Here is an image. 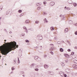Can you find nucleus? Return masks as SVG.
I'll use <instances>...</instances> for the list:
<instances>
[{
    "label": "nucleus",
    "mask_w": 77,
    "mask_h": 77,
    "mask_svg": "<svg viewBox=\"0 0 77 77\" xmlns=\"http://www.w3.org/2000/svg\"><path fill=\"white\" fill-rule=\"evenodd\" d=\"M7 43L8 44V45H11V46L8 47H0V51L3 55H6L11 51V50H14L18 47V45H17V43L15 41Z\"/></svg>",
    "instance_id": "nucleus-1"
},
{
    "label": "nucleus",
    "mask_w": 77,
    "mask_h": 77,
    "mask_svg": "<svg viewBox=\"0 0 77 77\" xmlns=\"http://www.w3.org/2000/svg\"><path fill=\"white\" fill-rule=\"evenodd\" d=\"M64 74V73H63L62 72H59V75H60V76H61V77H63Z\"/></svg>",
    "instance_id": "nucleus-2"
},
{
    "label": "nucleus",
    "mask_w": 77,
    "mask_h": 77,
    "mask_svg": "<svg viewBox=\"0 0 77 77\" xmlns=\"http://www.w3.org/2000/svg\"><path fill=\"white\" fill-rule=\"evenodd\" d=\"M38 38V39L39 40H42V37L41 35H38L37 36Z\"/></svg>",
    "instance_id": "nucleus-3"
},
{
    "label": "nucleus",
    "mask_w": 77,
    "mask_h": 77,
    "mask_svg": "<svg viewBox=\"0 0 77 77\" xmlns=\"http://www.w3.org/2000/svg\"><path fill=\"white\" fill-rule=\"evenodd\" d=\"M34 59L35 60H37V61H39L40 60V59L37 56H35L34 57Z\"/></svg>",
    "instance_id": "nucleus-4"
},
{
    "label": "nucleus",
    "mask_w": 77,
    "mask_h": 77,
    "mask_svg": "<svg viewBox=\"0 0 77 77\" xmlns=\"http://www.w3.org/2000/svg\"><path fill=\"white\" fill-rule=\"evenodd\" d=\"M64 55L66 57H67V58H69V56L68 54H65Z\"/></svg>",
    "instance_id": "nucleus-5"
},
{
    "label": "nucleus",
    "mask_w": 77,
    "mask_h": 77,
    "mask_svg": "<svg viewBox=\"0 0 77 77\" xmlns=\"http://www.w3.org/2000/svg\"><path fill=\"white\" fill-rule=\"evenodd\" d=\"M48 72L49 74H50V75H53L54 74V72H51L50 71H48Z\"/></svg>",
    "instance_id": "nucleus-6"
},
{
    "label": "nucleus",
    "mask_w": 77,
    "mask_h": 77,
    "mask_svg": "<svg viewBox=\"0 0 77 77\" xmlns=\"http://www.w3.org/2000/svg\"><path fill=\"white\" fill-rule=\"evenodd\" d=\"M65 71L67 72L68 73H70V72H71V71L69 69H67L65 70Z\"/></svg>",
    "instance_id": "nucleus-7"
},
{
    "label": "nucleus",
    "mask_w": 77,
    "mask_h": 77,
    "mask_svg": "<svg viewBox=\"0 0 77 77\" xmlns=\"http://www.w3.org/2000/svg\"><path fill=\"white\" fill-rule=\"evenodd\" d=\"M73 68L75 69H77V65L76 64H74L72 66Z\"/></svg>",
    "instance_id": "nucleus-8"
},
{
    "label": "nucleus",
    "mask_w": 77,
    "mask_h": 77,
    "mask_svg": "<svg viewBox=\"0 0 77 77\" xmlns=\"http://www.w3.org/2000/svg\"><path fill=\"white\" fill-rule=\"evenodd\" d=\"M55 50V47H52L50 48V50L51 51H53V50Z\"/></svg>",
    "instance_id": "nucleus-9"
},
{
    "label": "nucleus",
    "mask_w": 77,
    "mask_h": 77,
    "mask_svg": "<svg viewBox=\"0 0 77 77\" xmlns=\"http://www.w3.org/2000/svg\"><path fill=\"white\" fill-rule=\"evenodd\" d=\"M44 66V68H45V69H47V68H48L49 67L48 65L47 64L45 65Z\"/></svg>",
    "instance_id": "nucleus-10"
},
{
    "label": "nucleus",
    "mask_w": 77,
    "mask_h": 77,
    "mask_svg": "<svg viewBox=\"0 0 77 77\" xmlns=\"http://www.w3.org/2000/svg\"><path fill=\"white\" fill-rule=\"evenodd\" d=\"M36 65V64L35 63H32L31 65H30L31 68H32V67H33V68H34V67H33L34 66H35Z\"/></svg>",
    "instance_id": "nucleus-11"
},
{
    "label": "nucleus",
    "mask_w": 77,
    "mask_h": 77,
    "mask_svg": "<svg viewBox=\"0 0 77 77\" xmlns=\"http://www.w3.org/2000/svg\"><path fill=\"white\" fill-rule=\"evenodd\" d=\"M50 5L51 6H54V2H51L50 3Z\"/></svg>",
    "instance_id": "nucleus-12"
},
{
    "label": "nucleus",
    "mask_w": 77,
    "mask_h": 77,
    "mask_svg": "<svg viewBox=\"0 0 77 77\" xmlns=\"http://www.w3.org/2000/svg\"><path fill=\"white\" fill-rule=\"evenodd\" d=\"M68 32V28H66L64 30V32L66 33Z\"/></svg>",
    "instance_id": "nucleus-13"
},
{
    "label": "nucleus",
    "mask_w": 77,
    "mask_h": 77,
    "mask_svg": "<svg viewBox=\"0 0 77 77\" xmlns=\"http://www.w3.org/2000/svg\"><path fill=\"white\" fill-rule=\"evenodd\" d=\"M69 24H72L73 23V22H72V21L71 20H70L68 22Z\"/></svg>",
    "instance_id": "nucleus-14"
},
{
    "label": "nucleus",
    "mask_w": 77,
    "mask_h": 77,
    "mask_svg": "<svg viewBox=\"0 0 77 77\" xmlns=\"http://www.w3.org/2000/svg\"><path fill=\"white\" fill-rule=\"evenodd\" d=\"M68 3H69V4H71V3H72V1H71V0H68Z\"/></svg>",
    "instance_id": "nucleus-15"
},
{
    "label": "nucleus",
    "mask_w": 77,
    "mask_h": 77,
    "mask_svg": "<svg viewBox=\"0 0 77 77\" xmlns=\"http://www.w3.org/2000/svg\"><path fill=\"white\" fill-rule=\"evenodd\" d=\"M25 23L26 24H27L28 23H29V20H26L25 21Z\"/></svg>",
    "instance_id": "nucleus-16"
},
{
    "label": "nucleus",
    "mask_w": 77,
    "mask_h": 77,
    "mask_svg": "<svg viewBox=\"0 0 77 77\" xmlns=\"http://www.w3.org/2000/svg\"><path fill=\"white\" fill-rule=\"evenodd\" d=\"M60 50L61 52H63V49L62 48H60Z\"/></svg>",
    "instance_id": "nucleus-17"
},
{
    "label": "nucleus",
    "mask_w": 77,
    "mask_h": 77,
    "mask_svg": "<svg viewBox=\"0 0 77 77\" xmlns=\"http://www.w3.org/2000/svg\"><path fill=\"white\" fill-rule=\"evenodd\" d=\"M73 6H74V7H75V6H77V4L76 3H74L73 4Z\"/></svg>",
    "instance_id": "nucleus-18"
},
{
    "label": "nucleus",
    "mask_w": 77,
    "mask_h": 77,
    "mask_svg": "<svg viewBox=\"0 0 77 77\" xmlns=\"http://www.w3.org/2000/svg\"><path fill=\"white\" fill-rule=\"evenodd\" d=\"M44 21L45 23H48V21L47 20V19H46V18H45V19L44 20Z\"/></svg>",
    "instance_id": "nucleus-19"
},
{
    "label": "nucleus",
    "mask_w": 77,
    "mask_h": 77,
    "mask_svg": "<svg viewBox=\"0 0 77 77\" xmlns=\"http://www.w3.org/2000/svg\"><path fill=\"white\" fill-rule=\"evenodd\" d=\"M61 64L63 66H65V64L63 63V62H61Z\"/></svg>",
    "instance_id": "nucleus-20"
},
{
    "label": "nucleus",
    "mask_w": 77,
    "mask_h": 77,
    "mask_svg": "<svg viewBox=\"0 0 77 77\" xmlns=\"http://www.w3.org/2000/svg\"><path fill=\"white\" fill-rule=\"evenodd\" d=\"M73 62H74V63H77V60H73Z\"/></svg>",
    "instance_id": "nucleus-21"
},
{
    "label": "nucleus",
    "mask_w": 77,
    "mask_h": 77,
    "mask_svg": "<svg viewBox=\"0 0 77 77\" xmlns=\"http://www.w3.org/2000/svg\"><path fill=\"white\" fill-rule=\"evenodd\" d=\"M41 5V3H38L37 4V5L38 6H39Z\"/></svg>",
    "instance_id": "nucleus-22"
},
{
    "label": "nucleus",
    "mask_w": 77,
    "mask_h": 77,
    "mask_svg": "<svg viewBox=\"0 0 77 77\" xmlns=\"http://www.w3.org/2000/svg\"><path fill=\"white\" fill-rule=\"evenodd\" d=\"M18 12L19 13H21L22 12V11L21 10H18Z\"/></svg>",
    "instance_id": "nucleus-23"
},
{
    "label": "nucleus",
    "mask_w": 77,
    "mask_h": 77,
    "mask_svg": "<svg viewBox=\"0 0 77 77\" xmlns=\"http://www.w3.org/2000/svg\"><path fill=\"white\" fill-rule=\"evenodd\" d=\"M54 27H51V30H54Z\"/></svg>",
    "instance_id": "nucleus-24"
},
{
    "label": "nucleus",
    "mask_w": 77,
    "mask_h": 77,
    "mask_svg": "<svg viewBox=\"0 0 77 77\" xmlns=\"http://www.w3.org/2000/svg\"><path fill=\"white\" fill-rule=\"evenodd\" d=\"M28 30H31V31H33V29L32 28H30Z\"/></svg>",
    "instance_id": "nucleus-25"
},
{
    "label": "nucleus",
    "mask_w": 77,
    "mask_h": 77,
    "mask_svg": "<svg viewBox=\"0 0 77 77\" xmlns=\"http://www.w3.org/2000/svg\"><path fill=\"white\" fill-rule=\"evenodd\" d=\"M1 9V10H2V9H3V6H1L0 7V9ZM1 10H0V11H1Z\"/></svg>",
    "instance_id": "nucleus-26"
},
{
    "label": "nucleus",
    "mask_w": 77,
    "mask_h": 77,
    "mask_svg": "<svg viewBox=\"0 0 77 77\" xmlns=\"http://www.w3.org/2000/svg\"><path fill=\"white\" fill-rule=\"evenodd\" d=\"M35 71H39V69H38V68H36L35 69Z\"/></svg>",
    "instance_id": "nucleus-27"
},
{
    "label": "nucleus",
    "mask_w": 77,
    "mask_h": 77,
    "mask_svg": "<svg viewBox=\"0 0 77 77\" xmlns=\"http://www.w3.org/2000/svg\"><path fill=\"white\" fill-rule=\"evenodd\" d=\"M38 23H39V22H38L37 21H36L35 22V23H36V24H38Z\"/></svg>",
    "instance_id": "nucleus-28"
},
{
    "label": "nucleus",
    "mask_w": 77,
    "mask_h": 77,
    "mask_svg": "<svg viewBox=\"0 0 77 77\" xmlns=\"http://www.w3.org/2000/svg\"><path fill=\"white\" fill-rule=\"evenodd\" d=\"M23 15H24V14H20L19 15L20 17H22V16H23Z\"/></svg>",
    "instance_id": "nucleus-29"
},
{
    "label": "nucleus",
    "mask_w": 77,
    "mask_h": 77,
    "mask_svg": "<svg viewBox=\"0 0 77 77\" xmlns=\"http://www.w3.org/2000/svg\"><path fill=\"white\" fill-rule=\"evenodd\" d=\"M74 54V52H72L71 53V54L70 55V56H71V55H73Z\"/></svg>",
    "instance_id": "nucleus-30"
},
{
    "label": "nucleus",
    "mask_w": 77,
    "mask_h": 77,
    "mask_svg": "<svg viewBox=\"0 0 77 77\" xmlns=\"http://www.w3.org/2000/svg\"><path fill=\"white\" fill-rule=\"evenodd\" d=\"M72 58L73 59H75V57H74V55H72Z\"/></svg>",
    "instance_id": "nucleus-31"
},
{
    "label": "nucleus",
    "mask_w": 77,
    "mask_h": 77,
    "mask_svg": "<svg viewBox=\"0 0 77 77\" xmlns=\"http://www.w3.org/2000/svg\"><path fill=\"white\" fill-rule=\"evenodd\" d=\"M41 7H38L37 8V9L38 10H39L40 9H41Z\"/></svg>",
    "instance_id": "nucleus-32"
},
{
    "label": "nucleus",
    "mask_w": 77,
    "mask_h": 77,
    "mask_svg": "<svg viewBox=\"0 0 77 77\" xmlns=\"http://www.w3.org/2000/svg\"><path fill=\"white\" fill-rule=\"evenodd\" d=\"M18 63H20V60H19V58H18Z\"/></svg>",
    "instance_id": "nucleus-33"
},
{
    "label": "nucleus",
    "mask_w": 77,
    "mask_h": 77,
    "mask_svg": "<svg viewBox=\"0 0 77 77\" xmlns=\"http://www.w3.org/2000/svg\"><path fill=\"white\" fill-rule=\"evenodd\" d=\"M25 42H27V43L29 42V41L28 40H25Z\"/></svg>",
    "instance_id": "nucleus-34"
},
{
    "label": "nucleus",
    "mask_w": 77,
    "mask_h": 77,
    "mask_svg": "<svg viewBox=\"0 0 77 77\" xmlns=\"http://www.w3.org/2000/svg\"><path fill=\"white\" fill-rule=\"evenodd\" d=\"M50 53L51 54H52V55H53L54 53H53V52H52V51H51V52H50Z\"/></svg>",
    "instance_id": "nucleus-35"
},
{
    "label": "nucleus",
    "mask_w": 77,
    "mask_h": 77,
    "mask_svg": "<svg viewBox=\"0 0 77 77\" xmlns=\"http://www.w3.org/2000/svg\"><path fill=\"white\" fill-rule=\"evenodd\" d=\"M46 3H47V2H43V4L44 5H46Z\"/></svg>",
    "instance_id": "nucleus-36"
},
{
    "label": "nucleus",
    "mask_w": 77,
    "mask_h": 77,
    "mask_svg": "<svg viewBox=\"0 0 77 77\" xmlns=\"http://www.w3.org/2000/svg\"><path fill=\"white\" fill-rule=\"evenodd\" d=\"M6 15H8V14H9V12H8V11H6Z\"/></svg>",
    "instance_id": "nucleus-37"
},
{
    "label": "nucleus",
    "mask_w": 77,
    "mask_h": 77,
    "mask_svg": "<svg viewBox=\"0 0 77 77\" xmlns=\"http://www.w3.org/2000/svg\"><path fill=\"white\" fill-rule=\"evenodd\" d=\"M63 76L65 77H66V74H64Z\"/></svg>",
    "instance_id": "nucleus-38"
},
{
    "label": "nucleus",
    "mask_w": 77,
    "mask_h": 77,
    "mask_svg": "<svg viewBox=\"0 0 77 77\" xmlns=\"http://www.w3.org/2000/svg\"><path fill=\"white\" fill-rule=\"evenodd\" d=\"M60 17H63V16L62 14H61L60 15Z\"/></svg>",
    "instance_id": "nucleus-39"
},
{
    "label": "nucleus",
    "mask_w": 77,
    "mask_h": 77,
    "mask_svg": "<svg viewBox=\"0 0 77 77\" xmlns=\"http://www.w3.org/2000/svg\"><path fill=\"white\" fill-rule=\"evenodd\" d=\"M67 51L69 52L71 51V49H68Z\"/></svg>",
    "instance_id": "nucleus-40"
},
{
    "label": "nucleus",
    "mask_w": 77,
    "mask_h": 77,
    "mask_svg": "<svg viewBox=\"0 0 77 77\" xmlns=\"http://www.w3.org/2000/svg\"><path fill=\"white\" fill-rule=\"evenodd\" d=\"M43 15H46V14H47V13L44 12L43 13Z\"/></svg>",
    "instance_id": "nucleus-41"
},
{
    "label": "nucleus",
    "mask_w": 77,
    "mask_h": 77,
    "mask_svg": "<svg viewBox=\"0 0 77 77\" xmlns=\"http://www.w3.org/2000/svg\"><path fill=\"white\" fill-rule=\"evenodd\" d=\"M23 29H25L26 30H27V28H26V27H24Z\"/></svg>",
    "instance_id": "nucleus-42"
},
{
    "label": "nucleus",
    "mask_w": 77,
    "mask_h": 77,
    "mask_svg": "<svg viewBox=\"0 0 77 77\" xmlns=\"http://www.w3.org/2000/svg\"><path fill=\"white\" fill-rule=\"evenodd\" d=\"M25 34L24 33H22V36H24Z\"/></svg>",
    "instance_id": "nucleus-43"
},
{
    "label": "nucleus",
    "mask_w": 77,
    "mask_h": 77,
    "mask_svg": "<svg viewBox=\"0 0 77 77\" xmlns=\"http://www.w3.org/2000/svg\"><path fill=\"white\" fill-rule=\"evenodd\" d=\"M57 39V37H54V40H56V39Z\"/></svg>",
    "instance_id": "nucleus-44"
},
{
    "label": "nucleus",
    "mask_w": 77,
    "mask_h": 77,
    "mask_svg": "<svg viewBox=\"0 0 77 77\" xmlns=\"http://www.w3.org/2000/svg\"><path fill=\"white\" fill-rule=\"evenodd\" d=\"M11 69L12 70H14L15 69V68L14 67H12Z\"/></svg>",
    "instance_id": "nucleus-45"
},
{
    "label": "nucleus",
    "mask_w": 77,
    "mask_h": 77,
    "mask_svg": "<svg viewBox=\"0 0 77 77\" xmlns=\"http://www.w3.org/2000/svg\"><path fill=\"white\" fill-rule=\"evenodd\" d=\"M39 47V46H37V47H35V48H38Z\"/></svg>",
    "instance_id": "nucleus-46"
},
{
    "label": "nucleus",
    "mask_w": 77,
    "mask_h": 77,
    "mask_svg": "<svg viewBox=\"0 0 77 77\" xmlns=\"http://www.w3.org/2000/svg\"><path fill=\"white\" fill-rule=\"evenodd\" d=\"M57 44H60V42H57Z\"/></svg>",
    "instance_id": "nucleus-47"
},
{
    "label": "nucleus",
    "mask_w": 77,
    "mask_h": 77,
    "mask_svg": "<svg viewBox=\"0 0 77 77\" xmlns=\"http://www.w3.org/2000/svg\"><path fill=\"white\" fill-rule=\"evenodd\" d=\"M24 73V72L22 71L20 72V73L22 74H23Z\"/></svg>",
    "instance_id": "nucleus-48"
},
{
    "label": "nucleus",
    "mask_w": 77,
    "mask_h": 77,
    "mask_svg": "<svg viewBox=\"0 0 77 77\" xmlns=\"http://www.w3.org/2000/svg\"><path fill=\"white\" fill-rule=\"evenodd\" d=\"M63 20H65V17H64L63 16Z\"/></svg>",
    "instance_id": "nucleus-49"
},
{
    "label": "nucleus",
    "mask_w": 77,
    "mask_h": 77,
    "mask_svg": "<svg viewBox=\"0 0 77 77\" xmlns=\"http://www.w3.org/2000/svg\"><path fill=\"white\" fill-rule=\"evenodd\" d=\"M65 62L66 63H68V60H66L65 61Z\"/></svg>",
    "instance_id": "nucleus-50"
},
{
    "label": "nucleus",
    "mask_w": 77,
    "mask_h": 77,
    "mask_svg": "<svg viewBox=\"0 0 77 77\" xmlns=\"http://www.w3.org/2000/svg\"><path fill=\"white\" fill-rule=\"evenodd\" d=\"M75 49H77V46H75Z\"/></svg>",
    "instance_id": "nucleus-51"
},
{
    "label": "nucleus",
    "mask_w": 77,
    "mask_h": 77,
    "mask_svg": "<svg viewBox=\"0 0 77 77\" xmlns=\"http://www.w3.org/2000/svg\"><path fill=\"white\" fill-rule=\"evenodd\" d=\"M26 33H28V30H26Z\"/></svg>",
    "instance_id": "nucleus-52"
},
{
    "label": "nucleus",
    "mask_w": 77,
    "mask_h": 77,
    "mask_svg": "<svg viewBox=\"0 0 77 77\" xmlns=\"http://www.w3.org/2000/svg\"><path fill=\"white\" fill-rule=\"evenodd\" d=\"M5 31L6 32H7V30H6V29H5Z\"/></svg>",
    "instance_id": "nucleus-53"
},
{
    "label": "nucleus",
    "mask_w": 77,
    "mask_h": 77,
    "mask_svg": "<svg viewBox=\"0 0 77 77\" xmlns=\"http://www.w3.org/2000/svg\"><path fill=\"white\" fill-rule=\"evenodd\" d=\"M13 73H14L13 72H11V73H10V74H13Z\"/></svg>",
    "instance_id": "nucleus-54"
},
{
    "label": "nucleus",
    "mask_w": 77,
    "mask_h": 77,
    "mask_svg": "<svg viewBox=\"0 0 77 77\" xmlns=\"http://www.w3.org/2000/svg\"><path fill=\"white\" fill-rule=\"evenodd\" d=\"M10 33H12V31H11L9 32Z\"/></svg>",
    "instance_id": "nucleus-55"
},
{
    "label": "nucleus",
    "mask_w": 77,
    "mask_h": 77,
    "mask_svg": "<svg viewBox=\"0 0 77 77\" xmlns=\"http://www.w3.org/2000/svg\"><path fill=\"white\" fill-rule=\"evenodd\" d=\"M69 8H67L66 9L67 10H69Z\"/></svg>",
    "instance_id": "nucleus-56"
},
{
    "label": "nucleus",
    "mask_w": 77,
    "mask_h": 77,
    "mask_svg": "<svg viewBox=\"0 0 77 77\" xmlns=\"http://www.w3.org/2000/svg\"><path fill=\"white\" fill-rule=\"evenodd\" d=\"M51 45H52V46H53V45H54L53 44H51Z\"/></svg>",
    "instance_id": "nucleus-57"
},
{
    "label": "nucleus",
    "mask_w": 77,
    "mask_h": 77,
    "mask_svg": "<svg viewBox=\"0 0 77 77\" xmlns=\"http://www.w3.org/2000/svg\"><path fill=\"white\" fill-rule=\"evenodd\" d=\"M56 70H59V69L57 68L56 69Z\"/></svg>",
    "instance_id": "nucleus-58"
},
{
    "label": "nucleus",
    "mask_w": 77,
    "mask_h": 77,
    "mask_svg": "<svg viewBox=\"0 0 77 77\" xmlns=\"http://www.w3.org/2000/svg\"><path fill=\"white\" fill-rule=\"evenodd\" d=\"M14 62H16L17 61L16 60H14Z\"/></svg>",
    "instance_id": "nucleus-59"
},
{
    "label": "nucleus",
    "mask_w": 77,
    "mask_h": 77,
    "mask_svg": "<svg viewBox=\"0 0 77 77\" xmlns=\"http://www.w3.org/2000/svg\"><path fill=\"white\" fill-rule=\"evenodd\" d=\"M54 35H55V34H56V32H54Z\"/></svg>",
    "instance_id": "nucleus-60"
},
{
    "label": "nucleus",
    "mask_w": 77,
    "mask_h": 77,
    "mask_svg": "<svg viewBox=\"0 0 77 77\" xmlns=\"http://www.w3.org/2000/svg\"><path fill=\"white\" fill-rule=\"evenodd\" d=\"M23 77H25V75H23Z\"/></svg>",
    "instance_id": "nucleus-61"
},
{
    "label": "nucleus",
    "mask_w": 77,
    "mask_h": 77,
    "mask_svg": "<svg viewBox=\"0 0 77 77\" xmlns=\"http://www.w3.org/2000/svg\"><path fill=\"white\" fill-rule=\"evenodd\" d=\"M75 26H77V23H76V24H75Z\"/></svg>",
    "instance_id": "nucleus-62"
},
{
    "label": "nucleus",
    "mask_w": 77,
    "mask_h": 77,
    "mask_svg": "<svg viewBox=\"0 0 77 77\" xmlns=\"http://www.w3.org/2000/svg\"><path fill=\"white\" fill-rule=\"evenodd\" d=\"M47 57V55L45 56L44 57Z\"/></svg>",
    "instance_id": "nucleus-63"
},
{
    "label": "nucleus",
    "mask_w": 77,
    "mask_h": 77,
    "mask_svg": "<svg viewBox=\"0 0 77 77\" xmlns=\"http://www.w3.org/2000/svg\"><path fill=\"white\" fill-rule=\"evenodd\" d=\"M63 42H64L63 41H61V42L63 43Z\"/></svg>",
    "instance_id": "nucleus-64"
}]
</instances>
